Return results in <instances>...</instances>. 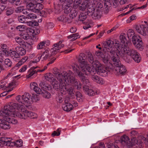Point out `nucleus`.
I'll use <instances>...</instances> for the list:
<instances>
[{"label": "nucleus", "instance_id": "1", "mask_svg": "<svg viewBox=\"0 0 148 148\" xmlns=\"http://www.w3.org/2000/svg\"><path fill=\"white\" fill-rule=\"evenodd\" d=\"M86 56L83 53L80 54L78 58V61L79 63V66L81 72L84 75H88L89 74L94 75L97 72V74L103 76H106L108 73L107 69L104 67L97 60H94L93 56L90 55L88 57V60L91 64V65L86 61ZM72 68L75 72H80L78 71L79 67L76 64L72 66Z\"/></svg>", "mask_w": 148, "mask_h": 148}, {"label": "nucleus", "instance_id": "2", "mask_svg": "<svg viewBox=\"0 0 148 148\" xmlns=\"http://www.w3.org/2000/svg\"><path fill=\"white\" fill-rule=\"evenodd\" d=\"M55 75L60 82V84L59 85L58 82L55 80L52 82V84L54 89L57 90H60L62 94H65L64 89H66V87H65L66 83L67 84H74L75 85L77 86L78 88L81 87V84L79 82L75 79L73 73L71 71H64L61 74L58 73H56Z\"/></svg>", "mask_w": 148, "mask_h": 148}, {"label": "nucleus", "instance_id": "3", "mask_svg": "<svg viewBox=\"0 0 148 148\" xmlns=\"http://www.w3.org/2000/svg\"><path fill=\"white\" fill-rule=\"evenodd\" d=\"M28 106L21 103L10 102L5 107V110H9L8 114L12 116H16L21 119H25L27 117L33 119L37 118L38 115L36 113L26 110V107Z\"/></svg>", "mask_w": 148, "mask_h": 148}, {"label": "nucleus", "instance_id": "4", "mask_svg": "<svg viewBox=\"0 0 148 148\" xmlns=\"http://www.w3.org/2000/svg\"><path fill=\"white\" fill-rule=\"evenodd\" d=\"M16 100L18 102L24 104L29 105L32 101L36 102L40 100L39 97L36 95H33L32 97L29 93H25L22 96L18 95Z\"/></svg>", "mask_w": 148, "mask_h": 148}, {"label": "nucleus", "instance_id": "5", "mask_svg": "<svg viewBox=\"0 0 148 148\" xmlns=\"http://www.w3.org/2000/svg\"><path fill=\"white\" fill-rule=\"evenodd\" d=\"M103 47V50L105 52L115 51L116 50L119 51V49L121 48L119 42L117 40L113 41L109 40L107 41H104L102 43Z\"/></svg>", "mask_w": 148, "mask_h": 148}, {"label": "nucleus", "instance_id": "6", "mask_svg": "<svg viewBox=\"0 0 148 148\" xmlns=\"http://www.w3.org/2000/svg\"><path fill=\"white\" fill-rule=\"evenodd\" d=\"M121 51L122 53H120L122 57L124 55H127L131 56L134 60L138 63L140 62L141 58L139 54L135 50L130 48L127 46L123 47H121Z\"/></svg>", "mask_w": 148, "mask_h": 148}, {"label": "nucleus", "instance_id": "7", "mask_svg": "<svg viewBox=\"0 0 148 148\" xmlns=\"http://www.w3.org/2000/svg\"><path fill=\"white\" fill-rule=\"evenodd\" d=\"M77 74L81 79L82 82L85 85L83 88L85 93L89 96L93 95L94 94V92L88 86L89 82L88 78L84 75L81 72L77 73Z\"/></svg>", "mask_w": 148, "mask_h": 148}, {"label": "nucleus", "instance_id": "8", "mask_svg": "<svg viewBox=\"0 0 148 148\" xmlns=\"http://www.w3.org/2000/svg\"><path fill=\"white\" fill-rule=\"evenodd\" d=\"M8 104V103L5 105L4 106L3 109L2 110L0 111V116L3 117L4 119L2 120V122L0 125V127L2 129L5 130L9 129L10 128V126L8 121H7L6 119H5V118H6L7 116L9 115L13 116L8 114L9 113L8 112H9V110H7V111H5V107Z\"/></svg>", "mask_w": 148, "mask_h": 148}, {"label": "nucleus", "instance_id": "9", "mask_svg": "<svg viewBox=\"0 0 148 148\" xmlns=\"http://www.w3.org/2000/svg\"><path fill=\"white\" fill-rule=\"evenodd\" d=\"M142 23V24L135 25L134 28L138 33L142 36H146L148 35V23L146 21Z\"/></svg>", "mask_w": 148, "mask_h": 148}, {"label": "nucleus", "instance_id": "10", "mask_svg": "<svg viewBox=\"0 0 148 148\" xmlns=\"http://www.w3.org/2000/svg\"><path fill=\"white\" fill-rule=\"evenodd\" d=\"M25 2L27 3L26 8L27 9L35 12H39V10H42L43 7L42 4L34 3V2L29 1V0H25Z\"/></svg>", "mask_w": 148, "mask_h": 148}, {"label": "nucleus", "instance_id": "11", "mask_svg": "<svg viewBox=\"0 0 148 148\" xmlns=\"http://www.w3.org/2000/svg\"><path fill=\"white\" fill-rule=\"evenodd\" d=\"M119 51L116 50L115 51H111L110 53V58L111 59L112 61L113 64L115 65H119L121 64V62L119 60V55H120V53H122L121 52V49H119Z\"/></svg>", "mask_w": 148, "mask_h": 148}, {"label": "nucleus", "instance_id": "12", "mask_svg": "<svg viewBox=\"0 0 148 148\" xmlns=\"http://www.w3.org/2000/svg\"><path fill=\"white\" fill-rule=\"evenodd\" d=\"M2 139V141L6 143L7 145L8 146H15L17 147H20L22 145L23 142L21 139L15 142H11L12 139L11 138L4 137Z\"/></svg>", "mask_w": 148, "mask_h": 148}, {"label": "nucleus", "instance_id": "13", "mask_svg": "<svg viewBox=\"0 0 148 148\" xmlns=\"http://www.w3.org/2000/svg\"><path fill=\"white\" fill-rule=\"evenodd\" d=\"M81 3V0H76L74 2L73 5V8H72V10L70 13L69 16L71 18H74L77 16L78 11L76 9L78 8Z\"/></svg>", "mask_w": 148, "mask_h": 148}, {"label": "nucleus", "instance_id": "14", "mask_svg": "<svg viewBox=\"0 0 148 148\" xmlns=\"http://www.w3.org/2000/svg\"><path fill=\"white\" fill-rule=\"evenodd\" d=\"M47 69V67L45 66L42 69H38L36 71L35 70V68H34V66L32 67L28 71L26 75V77L27 79L32 78L34 74L38 72H42Z\"/></svg>", "mask_w": 148, "mask_h": 148}, {"label": "nucleus", "instance_id": "15", "mask_svg": "<svg viewBox=\"0 0 148 148\" xmlns=\"http://www.w3.org/2000/svg\"><path fill=\"white\" fill-rule=\"evenodd\" d=\"M115 73L116 75L124 74L127 71L125 67L121 63L119 65H116L114 67Z\"/></svg>", "mask_w": 148, "mask_h": 148}, {"label": "nucleus", "instance_id": "16", "mask_svg": "<svg viewBox=\"0 0 148 148\" xmlns=\"http://www.w3.org/2000/svg\"><path fill=\"white\" fill-rule=\"evenodd\" d=\"M62 42L60 41L53 45V48L51 50L52 55L56 54L60 49L64 47V45L62 44Z\"/></svg>", "mask_w": 148, "mask_h": 148}, {"label": "nucleus", "instance_id": "17", "mask_svg": "<svg viewBox=\"0 0 148 148\" xmlns=\"http://www.w3.org/2000/svg\"><path fill=\"white\" fill-rule=\"evenodd\" d=\"M121 143L122 144L127 145L129 147L132 146L134 144L133 143L129 140V137L126 135H124L121 137Z\"/></svg>", "mask_w": 148, "mask_h": 148}, {"label": "nucleus", "instance_id": "18", "mask_svg": "<svg viewBox=\"0 0 148 148\" xmlns=\"http://www.w3.org/2000/svg\"><path fill=\"white\" fill-rule=\"evenodd\" d=\"M8 54L6 55L8 56H10L15 61H17L20 59L18 54L16 51H15L11 49H10L8 52Z\"/></svg>", "mask_w": 148, "mask_h": 148}, {"label": "nucleus", "instance_id": "19", "mask_svg": "<svg viewBox=\"0 0 148 148\" xmlns=\"http://www.w3.org/2000/svg\"><path fill=\"white\" fill-rule=\"evenodd\" d=\"M88 9V11H87V13L88 14H90V15H91L95 19L98 18L99 17V15L96 12H95V7L93 6H91Z\"/></svg>", "mask_w": 148, "mask_h": 148}, {"label": "nucleus", "instance_id": "20", "mask_svg": "<svg viewBox=\"0 0 148 148\" xmlns=\"http://www.w3.org/2000/svg\"><path fill=\"white\" fill-rule=\"evenodd\" d=\"M31 46H27V47H23L21 46H17L16 47V50L19 56H23L25 55L26 53V51L25 49L27 48L30 47Z\"/></svg>", "mask_w": 148, "mask_h": 148}, {"label": "nucleus", "instance_id": "21", "mask_svg": "<svg viewBox=\"0 0 148 148\" xmlns=\"http://www.w3.org/2000/svg\"><path fill=\"white\" fill-rule=\"evenodd\" d=\"M51 52V50L49 49H46L42 53L40 57L42 58L43 60H46L49 59L51 56H52V53L50 54Z\"/></svg>", "mask_w": 148, "mask_h": 148}, {"label": "nucleus", "instance_id": "22", "mask_svg": "<svg viewBox=\"0 0 148 148\" xmlns=\"http://www.w3.org/2000/svg\"><path fill=\"white\" fill-rule=\"evenodd\" d=\"M16 42L20 45L23 47L31 46V45L27 42H25L21 38L19 37L16 36L15 38Z\"/></svg>", "mask_w": 148, "mask_h": 148}, {"label": "nucleus", "instance_id": "23", "mask_svg": "<svg viewBox=\"0 0 148 148\" xmlns=\"http://www.w3.org/2000/svg\"><path fill=\"white\" fill-rule=\"evenodd\" d=\"M89 4L90 1L89 0H85L82 3L81 5L79 7V9L83 11L85 10L87 8V11H88V8H90V7L92 6L91 5H90Z\"/></svg>", "mask_w": 148, "mask_h": 148}, {"label": "nucleus", "instance_id": "24", "mask_svg": "<svg viewBox=\"0 0 148 148\" xmlns=\"http://www.w3.org/2000/svg\"><path fill=\"white\" fill-rule=\"evenodd\" d=\"M30 88L33 90L37 94L41 93V89L38 87V84L35 82H32L30 84Z\"/></svg>", "mask_w": 148, "mask_h": 148}, {"label": "nucleus", "instance_id": "25", "mask_svg": "<svg viewBox=\"0 0 148 148\" xmlns=\"http://www.w3.org/2000/svg\"><path fill=\"white\" fill-rule=\"evenodd\" d=\"M66 86H65V87H66V89L65 90L64 89V91H65V94L66 93V91H67V92H68L69 94L71 96H73V95H74V93H75V92L73 88L72 87H69V89H68L67 87L68 85H72L73 86H77V88L78 89H79L80 88H81V87H80V88H78L77 86L75 85H74L75 84L72 83H71L69 84H67L66 83Z\"/></svg>", "mask_w": 148, "mask_h": 148}, {"label": "nucleus", "instance_id": "26", "mask_svg": "<svg viewBox=\"0 0 148 148\" xmlns=\"http://www.w3.org/2000/svg\"><path fill=\"white\" fill-rule=\"evenodd\" d=\"M50 42L49 40H45L40 42L37 45L36 48L38 50L42 49L45 47L49 46Z\"/></svg>", "mask_w": 148, "mask_h": 148}, {"label": "nucleus", "instance_id": "27", "mask_svg": "<svg viewBox=\"0 0 148 148\" xmlns=\"http://www.w3.org/2000/svg\"><path fill=\"white\" fill-rule=\"evenodd\" d=\"M120 40L123 47L126 46L128 44V42L126 37V35L124 33H122L120 36Z\"/></svg>", "mask_w": 148, "mask_h": 148}, {"label": "nucleus", "instance_id": "28", "mask_svg": "<svg viewBox=\"0 0 148 148\" xmlns=\"http://www.w3.org/2000/svg\"><path fill=\"white\" fill-rule=\"evenodd\" d=\"M63 110L66 112L70 111L73 110V105L70 103H66L63 104L62 106Z\"/></svg>", "mask_w": 148, "mask_h": 148}, {"label": "nucleus", "instance_id": "29", "mask_svg": "<svg viewBox=\"0 0 148 148\" xmlns=\"http://www.w3.org/2000/svg\"><path fill=\"white\" fill-rule=\"evenodd\" d=\"M45 78L47 80L51 82L55 81V79L53 75L50 73H46L45 76Z\"/></svg>", "mask_w": 148, "mask_h": 148}, {"label": "nucleus", "instance_id": "30", "mask_svg": "<svg viewBox=\"0 0 148 148\" xmlns=\"http://www.w3.org/2000/svg\"><path fill=\"white\" fill-rule=\"evenodd\" d=\"M148 134L147 135V138L142 136H140L138 137V142L141 143H144L146 145H148Z\"/></svg>", "mask_w": 148, "mask_h": 148}, {"label": "nucleus", "instance_id": "31", "mask_svg": "<svg viewBox=\"0 0 148 148\" xmlns=\"http://www.w3.org/2000/svg\"><path fill=\"white\" fill-rule=\"evenodd\" d=\"M127 0H113L112 3L115 7H117L119 3L123 5L124 4L127 2Z\"/></svg>", "mask_w": 148, "mask_h": 148}, {"label": "nucleus", "instance_id": "32", "mask_svg": "<svg viewBox=\"0 0 148 148\" xmlns=\"http://www.w3.org/2000/svg\"><path fill=\"white\" fill-rule=\"evenodd\" d=\"M14 83L13 82H11L10 83L8 84V86L7 87L5 86V85L4 84H3V83H1V84H0V89L3 88L4 89L5 87H8L10 88V89L8 90V91L10 92L12 91L13 88L14 87Z\"/></svg>", "mask_w": 148, "mask_h": 148}, {"label": "nucleus", "instance_id": "33", "mask_svg": "<svg viewBox=\"0 0 148 148\" xmlns=\"http://www.w3.org/2000/svg\"><path fill=\"white\" fill-rule=\"evenodd\" d=\"M0 1L3 3L8 1L10 3H14L17 6L20 5L21 4V0H0Z\"/></svg>", "mask_w": 148, "mask_h": 148}, {"label": "nucleus", "instance_id": "34", "mask_svg": "<svg viewBox=\"0 0 148 148\" xmlns=\"http://www.w3.org/2000/svg\"><path fill=\"white\" fill-rule=\"evenodd\" d=\"M66 5H65L63 8L64 9V12L66 14L70 13L71 10H72V5H69V4H66Z\"/></svg>", "mask_w": 148, "mask_h": 148}, {"label": "nucleus", "instance_id": "35", "mask_svg": "<svg viewBox=\"0 0 148 148\" xmlns=\"http://www.w3.org/2000/svg\"><path fill=\"white\" fill-rule=\"evenodd\" d=\"M10 117H12L10 116H7V117L5 119H6L7 121H8L9 123H10L12 124H16L17 123L18 121L17 120L13 118H11Z\"/></svg>", "mask_w": 148, "mask_h": 148}, {"label": "nucleus", "instance_id": "36", "mask_svg": "<svg viewBox=\"0 0 148 148\" xmlns=\"http://www.w3.org/2000/svg\"><path fill=\"white\" fill-rule=\"evenodd\" d=\"M80 37V35L77 33L73 34L67 36V38L69 39H71V41H72L75 40Z\"/></svg>", "mask_w": 148, "mask_h": 148}, {"label": "nucleus", "instance_id": "37", "mask_svg": "<svg viewBox=\"0 0 148 148\" xmlns=\"http://www.w3.org/2000/svg\"><path fill=\"white\" fill-rule=\"evenodd\" d=\"M138 40L137 42H136L135 40H133V43L134 46L137 48H140L142 45V42L141 39H138Z\"/></svg>", "mask_w": 148, "mask_h": 148}, {"label": "nucleus", "instance_id": "38", "mask_svg": "<svg viewBox=\"0 0 148 148\" xmlns=\"http://www.w3.org/2000/svg\"><path fill=\"white\" fill-rule=\"evenodd\" d=\"M40 94H42V96L46 99H49L51 97V95L50 94L45 90H43V91L41 90V93Z\"/></svg>", "mask_w": 148, "mask_h": 148}, {"label": "nucleus", "instance_id": "39", "mask_svg": "<svg viewBox=\"0 0 148 148\" xmlns=\"http://www.w3.org/2000/svg\"><path fill=\"white\" fill-rule=\"evenodd\" d=\"M75 95L78 101L82 102L83 101L84 97L81 93L79 92H77Z\"/></svg>", "mask_w": 148, "mask_h": 148}, {"label": "nucleus", "instance_id": "40", "mask_svg": "<svg viewBox=\"0 0 148 148\" xmlns=\"http://www.w3.org/2000/svg\"><path fill=\"white\" fill-rule=\"evenodd\" d=\"M1 47L2 49V51L5 55H6V54H8V52L10 49L7 47V45L5 44H3L1 45Z\"/></svg>", "mask_w": 148, "mask_h": 148}, {"label": "nucleus", "instance_id": "41", "mask_svg": "<svg viewBox=\"0 0 148 148\" xmlns=\"http://www.w3.org/2000/svg\"><path fill=\"white\" fill-rule=\"evenodd\" d=\"M93 25V23L91 20L88 21L87 22L86 25L83 27V28L85 29H86L91 27Z\"/></svg>", "mask_w": 148, "mask_h": 148}, {"label": "nucleus", "instance_id": "42", "mask_svg": "<svg viewBox=\"0 0 148 148\" xmlns=\"http://www.w3.org/2000/svg\"><path fill=\"white\" fill-rule=\"evenodd\" d=\"M147 5V3H146L144 5H143V6H141L140 7H138L136 8H133L132 9H131L129 11H128L127 12H126L124 14V15H127L129 13H130L133 10H136V9H143L145 8H146Z\"/></svg>", "mask_w": 148, "mask_h": 148}, {"label": "nucleus", "instance_id": "43", "mask_svg": "<svg viewBox=\"0 0 148 148\" xmlns=\"http://www.w3.org/2000/svg\"><path fill=\"white\" fill-rule=\"evenodd\" d=\"M135 34V33L134 30L132 29H129L127 32V35L128 38H129L132 36H134Z\"/></svg>", "mask_w": 148, "mask_h": 148}, {"label": "nucleus", "instance_id": "44", "mask_svg": "<svg viewBox=\"0 0 148 148\" xmlns=\"http://www.w3.org/2000/svg\"><path fill=\"white\" fill-rule=\"evenodd\" d=\"M26 17L24 15L20 16L18 17V19L19 22L22 23H25L26 21Z\"/></svg>", "mask_w": 148, "mask_h": 148}, {"label": "nucleus", "instance_id": "45", "mask_svg": "<svg viewBox=\"0 0 148 148\" xmlns=\"http://www.w3.org/2000/svg\"><path fill=\"white\" fill-rule=\"evenodd\" d=\"M87 15L86 13H81L79 16V19L80 21H83L86 19Z\"/></svg>", "mask_w": 148, "mask_h": 148}, {"label": "nucleus", "instance_id": "46", "mask_svg": "<svg viewBox=\"0 0 148 148\" xmlns=\"http://www.w3.org/2000/svg\"><path fill=\"white\" fill-rule=\"evenodd\" d=\"M41 57L40 55H38L33 60L31 61V63H32L36 64L39 62L41 58Z\"/></svg>", "mask_w": 148, "mask_h": 148}, {"label": "nucleus", "instance_id": "47", "mask_svg": "<svg viewBox=\"0 0 148 148\" xmlns=\"http://www.w3.org/2000/svg\"><path fill=\"white\" fill-rule=\"evenodd\" d=\"M37 17L36 15L33 13H30L28 14L27 15L26 17L27 18L31 20H33L36 18Z\"/></svg>", "mask_w": 148, "mask_h": 148}, {"label": "nucleus", "instance_id": "48", "mask_svg": "<svg viewBox=\"0 0 148 148\" xmlns=\"http://www.w3.org/2000/svg\"><path fill=\"white\" fill-rule=\"evenodd\" d=\"M61 130L60 128H59L56 131H54L52 134V136H59L60 134V132Z\"/></svg>", "mask_w": 148, "mask_h": 148}, {"label": "nucleus", "instance_id": "49", "mask_svg": "<svg viewBox=\"0 0 148 148\" xmlns=\"http://www.w3.org/2000/svg\"><path fill=\"white\" fill-rule=\"evenodd\" d=\"M76 0H60L61 2H64L66 4H69V5H72L74 1L75 2ZM82 1V0H81Z\"/></svg>", "mask_w": 148, "mask_h": 148}, {"label": "nucleus", "instance_id": "50", "mask_svg": "<svg viewBox=\"0 0 148 148\" xmlns=\"http://www.w3.org/2000/svg\"><path fill=\"white\" fill-rule=\"evenodd\" d=\"M25 23H26L27 25L29 26H37L38 25V23L36 22L35 23L34 22L32 21H26Z\"/></svg>", "mask_w": 148, "mask_h": 148}, {"label": "nucleus", "instance_id": "51", "mask_svg": "<svg viewBox=\"0 0 148 148\" xmlns=\"http://www.w3.org/2000/svg\"><path fill=\"white\" fill-rule=\"evenodd\" d=\"M25 9V7L23 6H21L17 8L15 11L17 13H19L23 11Z\"/></svg>", "mask_w": 148, "mask_h": 148}, {"label": "nucleus", "instance_id": "52", "mask_svg": "<svg viewBox=\"0 0 148 148\" xmlns=\"http://www.w3.org/2000/svg\"><path fill=\"white\" fill-rule=\"evenodd\" d=\"M58 20L59 21H61L64 22H66L67 21V18L66 17L62 15L58 18Z\"/></svg>", "mask_w": 148, "mask_h": 148}, {"label": "nucleus", "instance_id": "53", "mask_svg": "<svg viewBox=\"0 0 148 148\" xmlns=\"http://www.w3.org/2000/svg\"><path fill=\"white\" fill-rule=\"evenodd\" d=\"M5 64L8 67H10L12 65V62L9 59H6L5 60Z\"/></svg>", "mask_w": 148, "mask_h": 148}, {"label": "nucleus", "instance_id": "54", "mask_svg": "<svg viewBox=\"0 0 148 148\" xmlns=\"http://www.w3.org/2000/svg\"><path fill=\"white\" fill-rule=\"evenodd\" d=\"M27 68L28 66L27 65H23L19 70V71L20 73L24 72L27 70Z\"/></svg>", "mask_w": 148, "mask_h": 148}, {"label": "nucleus", "instance_id": "55", "mask_svg": "<svg viewBox=\"0 0 148 148\" xmlns=\"http://www.w3.org/2000/svg\"><path fill=\"white\" fill-rule=\"evenodd\" d=\"M141 39V37L140 36L138 35H134V36H133L132 37V42L133 43V40L135 39L136 42H137L138 41V40H137V39Z\"/></svg>", "mask_w": 148, "mask_h": 148}, {"label": "nucleus", "instance_id": "56", "mask_svg": "<svg viewBox=\"0 0 148 148\" xmlns=\"http://www.w3.org/2000/svg\"><path fill=\"white\" fill-rule=\"evenodd\" d=\"M16 29L19 31H23L25 29V27L24 25H19L17 26Z\"/></svg>", "mask_w": 148, "mask_h": 148}, {"label": "nucleus", "instance_id": "57", "mask_svg": "<svg viewBox=\"0 0 148 148\" xmlns=\"http://www.w3.org/2000/svg\"><path fill=\"white\" fill-rule=\"evenodd\" d=\"M21 37L25 40H27L29 38V36L27 33L23 34L21 36Z\"/></svg>", "mask_w": 148, "mask_h": 148}, {"label": "nucleus", "instance_id": "58", "mask_svg": "<svg viewBox=\"0 0 148 148\" xmlns=\"http://www.w3.org/2000/svg\"><path fill=\"white\" fill-rule=\"evenodd\" d=\"M95 54L99 57L102 58H103L104 56L103 53L100 51H97L95 52Z\"/></svg>", "mask_w": 148, "mask_h": 148}, {"label": "nucleus", "instance_id": "59", "mask_svg": "<svg viewBox=\"0 0 148 148\" xmlns=\"http://www.w3.org/2000/svg\"><path fill=\"white\" fill-rule=\"evenodd\" d=\"M103 59V62L106 64H110V62H109V60L108 58V57H105L104 56H103V58H102Z\"/></svg>", "mask_w": 148, "mask_h": 148}, {"label": "nucleus", "instance_id": "60", "mask_svg": "<svg viewBox=\"0 0 148 148\" xmlns=\"http://www.w3.org/2000/svg\"><path fill=\"white\" fill-rule=\"evenodd\" d=\"M23 64V63L20 61L16 64V66L12 68V69L14 70L16 69V67H19Z\"/></svg>", "mask_w": 148, "mask_h": 148}, {"label": "nucleus", "instance_id": "61", "mask_svg": "<svg viewBox=\"0 0 148 148\" xmlns=\"http://www.w3.org/2000/svg\"><path fill=\"white\" fill-rule=\"evenodd\" d=\"M99 77L97 75H93L92 77V79L94 81L97 82Z\"/></svg>", "mask_w": 148, "mask_h": 148}, {"label": "nucleus", "instance_id": "62", "mask_svg": "<svg viewBox=\"0 0 148 148\" xmlns=\"http://www.w3.org/2000/svg\"><path fill=\"white\" fill-rule=\"evenodd\" d=\"M98 80L97 82V83L102 84L104 83V81L103 79L101 78H100L99 77L98 78Z\"/></svg>", "mask_w": 148, "mask_h": 148}, {"label": "nucleus", "instance_id": "63", "mask_svg": "<svg viewBox=\"0 0 148 148\" xmlns=\"http://www.w3.org/2000/svg\"><path fill=\"white\" fill-rule=\"evenodd\" d=\"M32 33L33 34L36 35L39 34L40 33V30L38 29H35L32 30Z\"/></svg>", "mask_w": 148, "mask_h": 148}, {"label": "nucleus", "instance_id": "64", "mask_svg": "<svg viewBox=\"0 0 148 148\" xmlns=\"http://www.w3.org/2000/svg\"><path fill=\"white\" fill-rule=\"evenodd\" d=\"M63 96H60L58 97L57 99V101L59 103H62L63 101Z\"/></svg>", "mask_w": 148, "mask_h": 148}]
</instances>
